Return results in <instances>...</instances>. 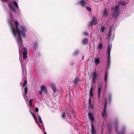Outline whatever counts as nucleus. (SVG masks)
Returning <instances> with one entry per match:
<instances>
[{"instance_id":"f257e3e1","label":"nucleus","mask_w":134,"mask_h":134,"mask_svg":"<svg viewBox=\"0 0 134 134\" xmlns=\"http://www.w3.org/2000/svg\"><path fill=\"white\" fill-rule=\"evenodd\" d=\"M15 28H13L11 25V28L14 35L15 36L17 33L18 37L17 41L19 46H21L23 44V42L21 37V34L24 37H25L26 35L25 34L26 29L24 26H22L20 27L21 30L18 28L19 24L17 21L15 22Z\"/></svg>"},{"instance_id":"f03ea898","label":"nucleus","mask_w":134,"mask_h":134,"mask_svg":"<svg viewBox=\"0 0 134 134\" xmlns=\"http://www.w3.org/2000/svg\"><path fill=\"white\" fill-rule=\"evenodd\" d=\"M119 6L116 5L114 7H113L111 8V13L114 17H117L118 16L119 12Z\"/></svg>"},{"instance_id":"7ed1b4c3","label":"nucleus","mask_w":134,"mask_h":134,"mask_svg":"<svg viewBox=\"0 0 134 134\" xmlns=\"http://www.w3.org/2000/svg\"><path fill=\"white\" fill-rule=\"evenodd\" d=\"M112 47V45L108 44L107 51V53L108 54V58L107 59V64L108 67H109L110 66V53L111 49Z\"/></svg>"},{"instance_id":"20e7f679","label":"nucleus","mask_w":134,"mask_h":134,"mask_svg":"<svg viewBox=\"0 0 134 134\" xmlns=\"http://www.w3.org/2000/svg\"><path fill=\"white\" fill-rule=\"evenodd\" d=\"M107 100L106 99H105L104 100V104L103 111L102 112V117L104 118H105L107 117V115L105 113V112L107 107Z\"/></svg>"},{"instance_id":"39448f33","label":"nucleus","mask_w":134,"mask_h":134,"mask_svg":"<svg viewBox=\"0 0 134 134\" xmlns=\"http://www.w3.org/2000/svg\"><path fill=\"white\" fill-rule=\"evenodd\" d=\"M97 18L96 17H93L92 22L90 23L89 24V26H91L92 27L93 25H95L97 23Z\"/></svg>"},{"instance_id":"423d86ee","label":"nucleus","mask_w":134,"mask_h":134,"mask_svg":"<svg viewBox=\"0 0 134 134\" xmlns=\"http://www.w3.org/2000/svg\"><path fill=\"white\" fill-rule=\"evenodd\" d=\"M27 49L25 47H24L23 50V58L24 59H26L27 57Z\"/></svg>"},{"instance_id":"0eeeda50","label":"nucleus","mask_w":134,"mask_h":134,"mask_svg":"<svg viewBox=\"0 0 134 134\" xmlns=\"http://www.w3.org/2000/svg\"><path fill=\"white\" fill-rule=\"evenodd\" d=\"M41 88L43 91H44L45 94H47L48 91L46 87L44 85H42L41 86Z\"/></svg>"},{"instance_id":"6e6552de","label":"nucleus","mask_w":134,"mask_h":134,"mask_svg":"<svg viewBox=\"0 0 134 134\" xmlns=\"http://www.w3.org/2000/svg\"><path fill=\"white\" fill-rule=\"evenodd\" d=\"M79 3L82 7H85L87 4L86 2L84 0H81L79 2Z\"/></svg>"},{"instance_id":"1a4fd4ad","label":"nucleus","mask_w":134,"mask_h":134,"mask_svg":"<svg viewBox=\"0 0 134 134\" xmlns=\"http://www.w3.org/2000/svg\"><path fill=\"white\" fill-rule=\"evenodd\" d=\"M92 81L94 82L97 79V75L96 73L94 72L93 74Z\"/></svg>"},{"instance_id":"9d476101","label":"nucleus","mask_w":134,"mask_h":134,"mask_svg":"<svg viewBox=\"0 0 134 134\" xmlns=\"http://www.w3.org/2000/svg\"><path fill=\"white\" fill-rule=\"evenodd\" d=\"M33 46L35 50H36L38 48V43L37 41H35L32 43Z\"/></svg>"},{"instance_id":"9b49d317","label":"nucleus","mask_w":134,"mask_h":134,"mask_svg":"<svg viewBox=\"0 0 134 134\" xmlns=\"http://www.w3.org/2000/svg\"><path fill=\"white\" fill-rule=\"evenodd\" d=\"M91 134H96V129H95L93 125L92 124L91 125Z\"/></svg>"},{"instance_id":"f8f14e48","label":"nucleus","mask_w":134,"mask_h":134,"mask_svg":"<svg viewBox=\"0 0 134 134\" xmlns=\"http://www.w3.org/2000/svg\"><path fill=\"white\" fill-rule=\"evenodd\" d=\"M88 41L89 40L88 38H85L82 40V43L83 45H86L88 44Z\"/></svg>"},{"instance_id":"ddd939ff","label":"nucleus","mask_w":134,"mask_h":134,"mask_svg":"<svg viewBox=\"0 0 134 134\" xmlns=\"http://www.w3.org/2000/svg\"><path fill=\"white\" fill-rule=\"evenodd\" d=\"M114 126L116 131H117L118 129V120H116L114 121Z\"/></svg>"},{"instance_id":"4468645a","label":"nucleus","mask_w":134,"mask_h":134,"mask_svg":"<svg viewBox=\"0 0 134 134\" xmlns=\"http://www.w3.org/2000/svg\"><path fill=\"white\" fill-rule=\"evenodd\" d=\"M88 115L89 118L91 120L92 122L94 120V118L93 115L91 112L88 114Z\"/></svg>"},{"instance_id":"2eb2a0df","label":"nucleus","mask_w":134,"mask_h":134,"mask_svg":"<svg viewBox=\"0 0 134 134\" xmlns=\"http://www.w3.org/2000/svg\"><path fill=\"white\" fill-rule=\"evenodd\" d=\"M28 91V89L27 88V86H26L25 87L24 90V92H25L24 93H23V96L24 97H26V95L27 93V92Z\"/></svg>"},{"instance_id":"dca6fc26","label":"nucleus","mask_w":134,"mask_h":134,"mask_svg":"<svg viewBox=\"0 0 134 134\" xmlns=\"http://www.w3.org/2000/svg\"><path fill=\"white\" fill-rule=\"evenodd\" d=\"M80 81V80L78 77H77L74 80L73 83L74 84H76L78 83L79 81Z\"/></svg>"},{"instance_id":"f3484780","label":"nucleus","mask_w":134,"mask_h":134,"mask_svg":"<svg viewBox=\"0 0 134 134\" xmlns=\"http://www.w3.org/2000/svg\"><path fill=\"white\" fill-rule=\"evenodd\" d=\"M94 87L93 86H92L90 92V95L91 97H92L93 96L92 93L93 91V90Z\"/></svg>"},{"instance_id":"a211bd4d","label":"nucleus","mask_w":134,"mask_h":134,"mask_svg":"<svg viewBox=\"0 0 134 134\" xmlns=\"http://www.w3.org/2000/svg\"><path fill=\"white\" fill-rule=\"evenodd\" d=\"M51 87L54 92H55L56 91V88L55 85L54 84H52L51 85Z\"/></svg>"},{"instance_id":"6ab92c4d","label":"nucleus","mask_w":134,"mask_h":134,"mask_svg":"<svg viewBox=\"0 0 134 134\" xmlns=\"http://www.w3.org/2000/svg\"><path fill=\"white\" fill-rule=\"evenodd\" d=\"M101 91V88L100 87H99L98 92V96L99 98H100Z\"/></svg>"},{"instance_id":"aec40b11","label":"nucleus","mask_w":134,"mask_h":134,"mask_svg":"<svg viewBox=\"0 0 134 134\" xmlns=\"http://www.w3.org/2000/svg\"><path fill=\"white\" fill-rule=\"evenodd\" d=\"M112 97L111 95H109L108 96V101L109 103H110L112 100Z\"/></svg>"},{"instance_id":"412c9836","label":"nucleus","mask_w":134,"mask_h":134,"mask_svg":"<svg viewBox=\"0 0 134 134\" xmlns=\"http://www.w3.org/2000/svg\"><path fill=\"white\" fill-rule=\"evenodd\" d=\"M94 62L95 64L97 65L99 63L100 60L98 58L95 59H94Z\"/></svg>"},{"instance_id":"4be33fe9","label":"nucleus","mask_w":134,"mask_h":134,"mask_svg":"<svg viewBox=\"0 0 134 134\" xmlns=\"http://www.w3.org/2000/svg\"><path fill=\"white\" fill-rule=\"evenodd\" d=\"M118 4L120 5H122L123 6H125V3L123 1H119L118 2Z\"/></svg>"},{"instance_id":"5701e85b","label":"nucleus","mask_w":134,"mask_h":134,"mask_svg":"<svg viewBox=\"0 0 134 134\" xmlns=\"http://www.w3.org/2000/svg\"><path fill=\"white\" fill-rule=\"evenodd\" d=\"M111 34V28L109 29V31L108 33V36L109 38H110Z\"/></svg>"},{"instance_id":"b1692460","label":"nucleus","mask_w":134,"mask_h":134,"mask_svg":"<svg viewBox=\"0 0 134 134\" xmlns=\"http://www.w3.org/2000/svg\"><path fill=\"white\" fill-rule=\"evenodd\" d=\"M108 12L106 8H105L104 11L103 12V15L104 16H106L107 15Z\"/></svg>"},{"instance_id":"393cba45","label":"nucleus","mask_w":134,"mask_h":134,"mask_svg":"<svg viewBox=\"0 0 134 134\" xmlns=\"http://www.w3.org/2000/svg\"><path fill=\"white\" fill-rule=\"evenodd\" d=\"M62 117L63 119H65V118L66 112H64L62 113Z\"/></svg>"},{"instance_id":"a878e982","label":"nucleus","mask_w":134,"mask_h":134,"mask_svg":"<svg viewBox=\"0 0 134 134\" xmlns=\"http://www.w3.org/2000/svg\"><path fill=\"white\" fill-rule=\"evenodd\" d=\"M91 99H89V105L90 107L91 108H93V106L92 105V104L91 103Z\"/></svg>"},{"instance_id":"bb28decb","label":"nucleus","mask_w":134,"mask_h":134,"mask_svg":"<svg viewBox=\"0 0 134 134\" xmlns=\"http://www.w3.org/2000/svg\"><path fill=\"white\" fill-rule=\"evenodd\" d=\"M38 121L41 124L42 123V121L41 120V117L40 116H38Z\"/></svg>"},{"instance_id":"cd10ccee","label":"nucleus","mask_w":134,"mask_h":134,"mask_svg":"<svg viewBox=\"0 0 134 134\" xmlns=\"http://www.w3.org/2000/svg\"><path fill=\"white\" fill-rule=\"evenodd\" d=\"M107 72L106 71L105 73L104 80L105 81H106L107 77Z\"/></svg>"},{"instance_id":"c85d7f7f","label":"nucleus","mask_w":134,"mask_h":134,"mask_svg":"<svg viewBox=\"0 0 134 134\" xmlns=\"http://www.w3.org/2000/svg\"><path fill=\"white\" fill-rule=\"evenodd\" d=\"M32 115L33 117L35 120L36 121L37 120L36 116L34 114H32Z\"/></svg>"},{"instance_id":"c756f323","label":"nucleus","mask_w":134,"mask_h":134,"mask_svg":"<svg viewBox=\"0 0 134 134\" xmlns=\"http://www.w3.org/2000/svg\"><path fill=\"white\" fill-rule=\"evenodd\" d=\"M102 47L103 44L101 43H100L98 46V48L100 49H101L102 48Z\"/></svg>"},{"instance_id":"7c9ffc66","label":"nucleus","mask_w":134,"mask_h":134,"mask_svg":"<svg viewBox=\"0 0 134 134\" xmlns=\"http://www.w3.org/2000/svg\"><path fill=\"white\" fill-rule=\"evenodd\" d=\"M105 27L104 26L102 27H101L100 29L101 31L102 32H103L105 29Z\"/></svg>"},{"instance_id":"2f4dec72","label":"nucleus","mask_w":134,"mask_h":134,"mask_svg":"<svg viewBox=\"0 0 134 134\" xmlns=\"http://www.w3.org/2000/svg\"><path fill=\"white\" fill-rule=\"evenodd\" d=\"M79 52L78 51H76L74 53V55H77L79 53Z\"/></svg>"},{"instance_id":"473e14b6","label":"nucleus","mask_w":134,"mask_h":134,"mask_svg":"<svg viewBox=\"0 0 134 134\" xmlns=\"http://www.w3.org/2000/svg\"><path fill=\"white\" fill-rule=\"evenodd\" d=\"M8 7L10 10H11V9L13 7L10 3L8 4Z\"/></svg>"},{"instance_id":"72a5a7b5","label":"nucleus","mask_w":134,"mask_h":134,"mask_svg":"<svg viewBox=\"0 0 134 134\" xmlns=\"http://www.w3.org/2000/svg\"><path fill=\"white\" fill-rule=\"evenodd\" d=\"M14 5L16 7H17L18 6V5L16 2L14 1L13 2Z\"/></svg>"},{"instance_id":"f704fd0d","label":"nucleus","mask_w":134,"mask_h":134,"mask_svg":"<svg viewBox=\"0 0 134 134\" xmlns=\"http://www.w3.org/2000/svg\"><path fill=\"white\" fill-rule=\"evenodd\" d=\"M83 34L86 36H88L89 35L88 33L87 32H85L83 33Z\"/></svg>"},{"instance_id":"c9c22d12","label":"nucleus","mask_w":134,"mask_h":134,"mask_svg":"<svg viewBox=\"0 0 134 134\" xmlns=\"http://www.w3.org/2000/svg\"><path fill=\"white\" fill-rule=\"evenodd\" d=\"M86 9H87V10L89 11L90 12H91V8L89 7H86Z\"/></svg>"},{"instance_id":"e433bc0d","label":"nucleus","mask_w":134,"mask_h":134,"mask_svg":"<svg viewBox=\"0 0 134 134\" xmlns=\"http://www.w3.org/2000/svg\"><path fill=\"white\" fill-rule=\"evenodd\" d=\"M118 134H125V131H123L121 132H119L118 133Z\"/></svg>"},{"instance_id":"4c0bfd02","label":"nucleus","mask_w":134,"mask_h":134,"mask_svg":"<svg viewBox=\"0 0 134 134\" xmlns=\"http://www.w3.org/2000/svg\"><path fill=\"white\" fill-rule=\"evenodd\" d=\"M27 80H25L24 82V83H23V84L24 85V86H25L26 84H27Z\"/></svg>"},{"instance_id":"58836bf2","label":"nucleus","mask_w":134,"mask_h":134,"mask_svg":"<svg viewBox=\"0 0 134 134\" xmlns=\"http://www.w3.org/2000/svg\"><path fill=\"white\" fill-rule=\"evenodd\" d=\"M33 100V99H31L30 100L29 102V104L30 105H31V103H32V101Z\"/></svg>"},{"instance_id":"ea45409f","label":"nucleus","mask_w":134,"mask_h":134,"mask_svg":"<svg viewBox=\"0 0 134 134\" xmlns=\"http://www.w3.org/2000/svg\"><path fill=\"white\" fill-rule=\"evenodd\" d=\"M43 91L41 89V90L39 92V94L40 95H41L42 94V93L43 92Z\"/></svg>"},{"instance_id":"a19ab883","label":"nucleus","mask_w":134,"mask_h":134,"mask_svg":"<svg viewBox=\"0 0 134 134\" xmlns=\"http://www.w3.org/2000/svg\"><path fill=\"white\" fill-rule=\"evenodd\" d=\"M35 111L36 112H37L38 111V108L37 107L35 109Z\"/></svg>"},{"instance_id":"79ce46f5","label":"nucleus","mask_w":134,"mask_h":134,"mask_svg":"<svg viewBox=\"0 0 134 134\" xmlns=\"http://www.w3.org/2000/svg\"><path fill=\"white\" fill-rule=\"evenodd\" d=\"M12 10L13 12H15V8H14L13 7H12V8L11 9V10Z\"/></svg>"},{"instance_id":"37998d69","label":"nucleus","mask_w":134,"mask_h":134,"mask_svg":"<svg viewBox=\"0 0 134 134\" xmlns=\"http://www.w3.org/2000/svg\"><path fill=\"white\" fill-rule=\"evenodd\" d=\"M25 68H24L23 69H22V73L23 74H24V70Z\"/></svg>"},{"instance_id":"c03bdc74","label":"nucleus","mask_w":134,"mask_h":134,"mask_svg":"<svg viewBox=\"0 0 134 134\" xmlns=\"http://www.w3.org/2000/svg\"><path fill=\"white\" fill-rule=\"evenodd\" d=\"M72 113L73 114V116L74 117H76V115H75V114H74V112H72Z\"/></svg>"},{"instance_id":"a18cd8bd","label":"nucleus","mask_w":134,"mask_h":134,"mask_svg":"<svg viewBox=\"0 0 134 134\" xmlns=\"http://www.w3.org/2000/svg\"><path fill=\"white\" fill-rule=\"evenodd\" d=\"M93 1L95 2H97L98 0H93Z\"/></svg>"},{"instance_id":"49530a36","label":"nucleus","mask_w":134,"mask_h":134,"mask_svg":"<svg viewBox=\"0 0 134 134\" xmlns=\"http://www.w3.org/2000/svg\"><path fill=\"white\" fill-rule=\"evenodd\" d=\"M30 112H31V114H32H32H33V113H32V111H31V110L30 111Z\"/></svg>"},{"instance_id":"de8ad7c7","label":"nucleus","mask_w":134,"mask_h":134,"mask_svg":"<svg viewBox=\"0 0 134 134\" xmlns=\"http://www.w3.org/2000/svg\"><path fill=\"white\" fill-rule=\"evenodd\" d=\"M30 112H31V114H32H32H33V113H32V111H31V110L30 111Z\"/></svg>"},{"instance_id":"09e8293b","label":"nucleus","mask_w":134,"mask_h":134,"mask_svg":"<svg viewBox=\"0 0 134 134\" xmlns=\"http://www.w3.org/2000/svg\"><path fill=\"white\" fill-rule=\"evenodd\" d=\"M44 134H47L46 132H44Z\"/></svg>"},{"instance_id":"8fccbe9b","label":"nucleus","mask_w":134,"mask_h":134,"mask_svg":"<svg viewBox=\"0 0 134 134\" xmlns=\"http://www.w3.org/2000/svg\"><path fill=\"white\" fill-rule=\"evenodd\" d=\"M25 86H24V85L23 84V86H22V87H24Z\"/></svg>"},{"instance_id":"3c124183","label":"nucleus","mask_w":134,"mask_h":134,"mask_svg":"<svg viewBox=\"0 0 134 134\" xmlns=\"http://www.w3.org/2000/svg\"><path fill=\"white\" fill-rule=\"evenodd\" d=\"M108 130L109 131V130H110V129L109 128H108Z\"/></svg>"},{"instance_id":"603ef678","label":"nucleus","mask_w":134,"mask_h":134,"mask_svg":"<svg viewBox=\"0 0 134 134\" xmlns=\"http://www.w3.org/2000/svg\"><path fill=\"white\" fill-rule=\"evenodd\" d=\"M20 84H21V83H20Z\"/></svg>"}]
</instances>
